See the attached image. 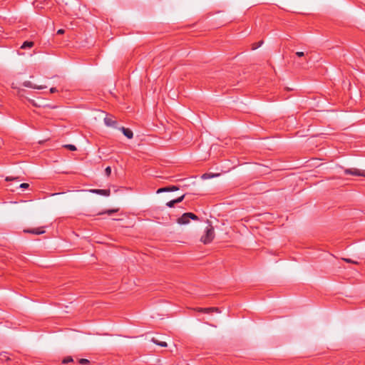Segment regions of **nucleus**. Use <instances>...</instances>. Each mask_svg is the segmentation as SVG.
<instances>
[{
    "label": "nucleus",
    "instance_id": "obj_1",
    "mask_svg": "<svg viewBox=\"0 0 365 365\" xmlns=\"http://www.w3.org/2000/svg\"><path fill=\"white\" fill-rule=\"evenodd\" d=\"M215 237V231L212 225L207 226L205 230V234L201 237L200 241L205 245L210 243Z\"/></svg>",
    "mask_w": 365,
    "mask_h": 365
},
{
    "label": "nucleus",
    "instance_id": "obj_2",
    "mask_svg": "<svg viewBox=\"0 0 365 365\" xmlns=\"http://www.w3.org/2000/svg\"><path fill=\"white\" fill-rule=\"evenodd\" d=\"M190 219L197 220L198 217L192 212H186L178 219V222L185 225L190 222Z\"/></svg>",
    "mask_w": 365,
    "mask_h": 365
},
{
    "label": "nucleus",
    "instance_id": "obj_3",
    "mask_svg": "<svg viewBox=\"0 0 365 365\" xmlns=\"http://www.w3.org/2000/svg\"><path fill=\"white\" fill-rule=\"evenodd\" d=\"M346 175H351L354 176H360L365 178V170H360L357 168H349L344 171Z\"/></svg>",
    "mask_w": 365,
    "mask_h": 365
},
{
    "label": "nucleus",
    "instance_id": "obj_4",
    "mask_svg": "<svg viewBox=\"0 0 365 365\" xmlns=\"http://www.w3.org/2000/svg\"><path fill=\"white\" fill-rule=\"evenodd\" d=\"M197 310L200 312H203L205 314H211L212 312H221L219 308L217 307H209V308H197Z\"/></svg>",
    "mask_w": 365,
    "mask_h": 365
},
{
    "label": "nucleus",
    "instance_id": "obj_5",
    "mask_svg": "<svg viewBox=\"0 0 365 365\" xmlns=\"http://www.w3.org/2000/svg\"><path fill=\"white\" fill-rule=\"evenodd\" d=\"M93 193L99 194L104 196H108L110 195V190H102V189H94L91 190Z\"/></svg>",
    "mask_w": 365,
    "mask_h": 365
},
{
    "label": "nucleus",
    "instance_id": "obj_6",
    "mask_svg": "<svg viewBox=\"0 0 365 365\" xmlns=\"http://www.w3.org/2000/svg\"><path fill=\"white\" fill-rule=\"evenodd\" d=\"M120 130H122L124 135L128 138L131 139L133 137V131L130 129L122 127L120 128Z\"/></svg>",
    "mask_w": 365,
    "mask_h": 365
},
{
    "label": "nucleus",
    "instance_id": "obj_7",
    "mask_svg": "<svg viewBox=\"0 0 365 365\" xmlns=\"http://www.w3.org/2000/svg\"><path fill=\"white\" fill-rule=\"evenodd\" d=\"M25 232L35 234V235H41L45 232V231L43 230V228H36V229H29V230H25Z\"/></svg>",
    "mask_w": 365,
    "mask_h": 365
},
{
    "label": "nucleus",
    "instance_id": "obj_8",
    "mask_svg": "<svg viewBox=\"0 0 365 365\" xmlns=\"http://www.w3.org/2000/svg\"><path fill=\"white\" fill-rule=\"evenodd\" d=\"M104 122H105L106 125H107L108 126H115V125L116 124V121L113 120L110 117L105 118Z\"/></svg>",
    "mask_w": 365,
    "mask_h": 365
},
{
    "label": "nucleus",
    "instance_id": "obj_9",
    "mask_svg": "<svg viewBox=\"0 0 365 365\" xmlns=\"http://www.w3.org/2000/svg\"><path fill=\"white\" fill-rule=\"evenodd\" d=\"M10 360V357L7 352L0 353V362H4Z\"/></svg>",
    "mask_w": 365,
    "mask_h": 365
},
{
    "label": "nucleus",
    "instance_id": "obj_10",
    "mask_svg": "<svg viewBox=\"0 0 365 365\" xmlns=\"http://www.w3.org/2000/svg\"><path fill=\"white\" fill-rule=\"evenodd\" d=\"M34 45V43L33 41H24L23 44L21 46V49H26V48H30L33 47Z\"/></svg>",
    "mask_w": 365,
    "mask_h": 365
},
{
    "label": "nucleus",
    "instance_id": "obj_11",
    "mask_svg": "<svg viewBox=\"0 0 365 365\" xmlns=\"http://www.w3.org/2000/svg\"><path fill=\"white\" fill-rule=\"evenodd\" d=\"M24 86H26V87H29V88H36V89H43L45 87L43 86H35V85H33V83L30 81H26L24 83Z\"/></svg>",
    "mask_w": 365,
    "mask_h": 365
},
{
    "label": "nucleus",
    "instance_id": "obj_12",
    "mask_svg": "<svg viewBox=\"0 0 365 365\" xmlns=\"http://www.w3.org/2000/svg\"><path fill=\"white\" fill-rule=\"evenodd\" d=\"M152 341L162 347H166L168 345H167V343L165 342V341H159L158 339H155V338H153L152 339Z\"/></svg>",
    "mask_w": 365,
    "mask_h": 365
},
{
    "label": "nucleus",
    "instance_id": "obj_13",
    "mask_svg": "<svg viewBox=\"0 0 365 365\" xmlns=\"http://www.w3.org/2000/svg\"><path fill=\"white\" fill-rule=\"evenodd\" d=\"M73 359L71 356H67L63 359L62 363L66 364L73 362Z\"/></svg>",
    "mask_w": 365,
    "mask_h": 365
},
{
    "label": "nucleus",
    "instance_id": "obj_14",
    "mask_svg": "<svg viewBox=\"0 0 365 365\" xmlns=\"http://www.w3.org/2000/svg\"><path fill=\"white\" fill-rule=\"evenodd\" d=\"M78 363L82 365H88L90 364V361L86 359H81L78 360Z\"/></svg>",
    "mask_w": 365,
    "mask_h": 365
},
{
    "label": "nucleus",
    "instance_id": "obj_15",
    "mask_svg": "<svg viewBox=\"0 0 365 365\" xmlns=\"http://www.w3.org/2000/svg\"><path fill=\"white\" fill-rule=\"evenodd\" d=\"M164 192H169V187H161L157 190V193H161Z\"/></svg>",
    "mask_w": 365,
    "mask_h": 365
},
{
    "label": "nucleus",
    "instance_id": "obj_16",
    "mask_svg": "<svg viewBox=\"0 0 365 365\" xmlns=\"http://www.w3.org/2000/svg\"><path fill=\"white\" fill-rule=\"evenodd\" d=\"M65 147L71 151L76 150V147L74 145L68 144V145H66Z\"/></svg>",
    "mask_w": 365,
    "mask_h": 365
},
{
    "label": "nucleus",
    "instance_id": "obj_17",
    "mask_svg": "<svg viewBox=\"0 0 365 365\" xmlns=\"http://www.w3.org/2000/svg\"><path fill=\"white\" fill-rule=\"evenodd\" d=\"M169 187V192H173L177 191L179 190V187L175 185L168 186Z\"/></svg>",
    "mask_w": 365,
    "mask_h": 365
},
{
    "label": "nucleus",
    "instance_id": "obj_18",
    "mask_svg": "<svg viewBox=\"0 0 365 365\" xmlns=\"http://www.w3.org/2000/svg\"><path fill=\"white\" fill-rule=\"evenodd\" d=\"M175 200H170L166 203V205L169 207H173L175 205Z\"/></svg>",
    "mask_w": 365,
    "mask_h": 365
},
{
    "label": "nucleus",
    "instance_id": "obj_19",
    "mask_svg": "<svg viewBox=\"0 0 365 365\" xmlns=\"http://www.w3.org/2000/svg\"><path fill=\"white\" fill-rule=\"evenodd\" d=\"M185 196V195H182V196L175 199V203L181 202L184 200Z\"/></svg>",
    "mask_w": 365,
    "mask_h": 365
},
{
    "label": "nucleus",
    "instance_id": "obj_20",
    "mask_svg": "<svg viewBox=\"0 0 365 365\" xmlns=\"http://www.w3.org/2000/svg\"><path fill=\"white\" fill-rule=\"evenodd\" d=\"M105 173L108 177L110 176V175L111 174L110 167L108 166L105 169Z\"/></svg>",
    "mask_w": 365,
    "mask_h": 365
},
{
    "label": "nucleus",
    "instance_id": "obj_21",
    "mask_svg": "<svg viewBox=\"0 0 365 365\" xmlns=\"http://www.w3.org/2000/svg\"><path fill=\"white\" fill-rule=\"evenodd\" d=\"M342 259L344 261H345L346 262H348V263L358 264L357 262L354 261V260H352L351 259H349V258H343Z\"/></svg>",
    "mask_w": 365,
    "mask_h": 365
},
{
    "label": "nucleus",
    "instance_id": "obj_22",
    "mask_svg": "<svg viewBox=\"0 0 365 365\" xmlns=\"http://www.w3.org/2000/svg\"><path fill=\"white\" fill-rule=\"evenodd\" d=\"M29 183H26V182L21 183L19 185V187L23 188V189H27V188H29Z\"/></svg>",
    "mask_w": 365,
    "mask_h": 365
},
{
    "label": "nucleus",
    "instance_id": "obj_23",
    "mask_svg": "<svg viewBox=\"0 0 365 365\" xmlns=\"http://www.w3.org/2000/svg\"><path fill=\"white\" fill-rule=\"evenodd\" d=\"M308 54V53H307V54H305L304 52L302 51H297L296 53V55L298 56V57H303V56H305Z\"/></svg>",
    "mask_w": 365,
    "mask_h": 365
},
{
    "label": "nucleus",
    "instance_id": "obj_24",
    "mask_svg": "<svg viewBox=\"0 0 365 365\" xmlns=\"http://www.w3.org/2000/svg\"><path fill=\"white\" fill-rule=\"evenodd\" d=\"M117 211H118V210H108L106 212H104V213H107L108 215H111L112 213H113L115 212H117Z\"/></svg>",
    "mask_w": 365,
    "mask_h": 365
},
{
    "label": "nucleus",
    "instance_id": "obj_25",
    "mask_svg": "<svg viewBox=\"0 0 365 365\" xmlns=\"http://www.w3.org/2000/svg\"><path fill=\"white\" fill-rule=\"evenodd\" d=\"M64 33H65V30H64V29H58V30L57 31V34H59V35H61V34H63Z\"/></svg>",
    "mask_w": 365,
    "mask_h": 365
},
{
    "label": "nucleus",
    "instance_id": "obj_26",
    "mask_svg": "<svg viewBox=\"0 0 365 365\" xmlns=\"http://www.w3.org/2000/svg\"><path fill=\"white\" fill-rule=\"evenodd\" d=\"M18 179H19V178H12L11 177H6V181H10V180H18Z\"/></svg>",
    "mask_w": 365,
    "mask_h": 365
},
{
    "label": "nucleus",
    "instance_id": "obj_27",
    "mask_svg": "<svg viewBox=\"0 0 365 365\" xmlns=\"http://www.w3.org/2000/svg\"><path fill=\"white\" fill-rule=\"evenodd\" d=\"M261 43H262V42L259 43L257 45L253 44L252 49L254 50V49L257 48L260 46Z\"/></svg>",
    "mask_w": 365,
    "mask_h": 365
},
{
    "label": "nucleus",
    "instance_id": "obj_28",
    "mask_svg": "<svg viewBox=\"0 0 365 365\" xmlns=\"http://www.w3.org/2000/svg\"><path fill=\"white\" fill-rule=\"evenodd\" d=\"M56 91H57V90H56V88H51L50 89V92H51V93H55V92H56Z\"/></svg>",
    "mask_w": 365,
    "mask_h": 365
},
{
    "label": "nucleus",
    "instance_id": "obj_29",
    "mask_svg": "<svg viewBox=\"0 0 365 365\" xmlns=\"http://www.w3.org/2000/svg\"><path fill=\"white\" fill-rule=\"evenodd\" d=\"M207 175H208V174H204V175H202V178H207Z\"/></svg>",
    "mask_w": 365,
    "mask_h": 365
},
{
    "label": "nucleus",
    "instance_id": "obj_30",
    "mask_svg": "<svg viewBox=\"0 0 365 365\" xmlns=\"http://www.w3.org/2000/svg\"><path fill=\"white\" fill-rule=\"evenodd\" d=\"M304 62L305 63H308L309 62V59L305 58V61Z\"/></svg>",
    "mask_w": 365,
    "mask_h": 365
},
{
    "label": "nucleus",
    "instance_id": "obj_31",
    "mask_svg": "<svg viewBox=\"0 0 365 365\" xmlns=\"http://www.w3.org/2000/svg\"><path fill=\"white\" fill-rule=\"evenodd\" d=\"M59 193H53L52 194V195H58Z\"/></svg>",
    "mask_w": 365,
    "mask_h": 365
}]
</instances>
